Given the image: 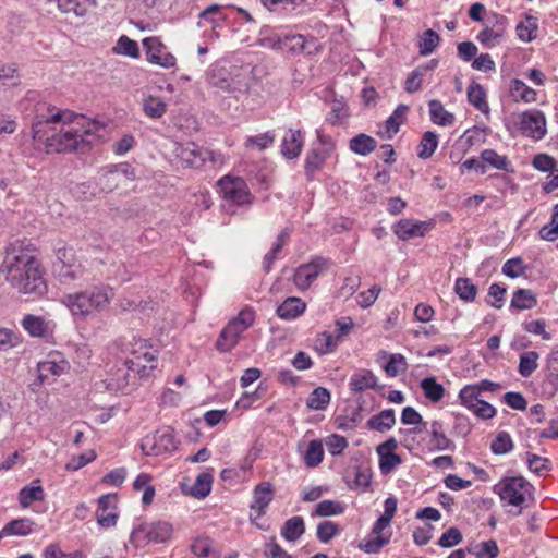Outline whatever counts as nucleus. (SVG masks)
<instances>
[{"instance_id": "1", "label": "nucleus", "mask_w": 558, "mask_h": 558, "mask_svg": "<svg viewBox=\"0 0 558 558\" xmlns=\"http://www.w3.org/2000/svg\"><path fill=\"white\" fill-rule=\"evenodd\" d=\"M36 109V122L33 123V140H84L87 136L102 137L106 123L99 119L87 118L70 109L47 106V113Z\"/></svg>"}, {"instance_id": "2", "label": "nucleus", "mask_w": 558, "mask_h": 558, "mask_svg": "<svg viewBox=\"0 0 558 558\" xmlns=\"http://www.w3.org/2000/svg\"><path fill=\"white\" fill-rule=\"evenodd\" d=\"M5 281L19 293L39 299L48 292L40 262L22 245H11L0 266Z\"/></svg>"}, {"instance_id": "3", "label": "nucleus", "mask_w": 558, "mask_h": 558, "mask_svg": "<svg viewBox=\"0 0 558 558\" xmlns=\"http://www.w3.org/2000/svg\"><path fill=\"white\" fill-rule=\"evenodd\" d=\"M113 298V289L101 283L82 291L65 293L60 303L68 308L74 322H86L108 310Z\"/></svg>"}, {"instance_id": "4", "label": "nucleus", "mask_w": 558, "mask_h": 558, "mask_svg": "<svg viewBox=\"0 0 558 558\" xmlns=\"http://www.w3.org/2000/svg\"><path fill=\"white\" fill-rule=\"evenodd\" d=\"M171 151L175 158L187 167L199 168L206 161L213 166H221L225 162V157L220 153L209 150L197 142H170Z\"/></svg>"}, {"instance_id": "5", "label": "nucleus", "mask_w": 558, "mask_h": 558, "mask_svg": "<svg viewBox=\"0 0 558 558\" xmlns=\"http://www.w3.org/2000/svg\"><path fill=\"white\" fill-rule=\"evenodd\" d=\"M494 490L499 495L501 501L517 509L515 511L510 510L513 515L522 513L523 505L533 494L532 485L522 476L504 478L494 486Z\"/></svg>"}, {"instance_id": "6", "label": "nucleus", "mask_w": 558, "mask_h": 558, "mask_svg": "<svg viewBox=\"0 0 558 558\" xmlns=\"http://www.w3.org/2000/svg\"><path fill=\"white\" fill-rule=\"evenodd\" d=\"M255 313L251 308L242 310L236 317L231 319L228 325L221 330L217 339V349L222 352H228L233 349L240 336L253 325Z\"/></svg>"}, {"instance_id": "7", "label": "nucleus", "mask_w": 558, "mask_h": 558, "mask_svg": "<svg viewBox=\"0 0 558 558\" xmlns=\"http://www.w3.org/2000/svg\"><path fill=\"white\" fill-rule=\"evenodd\" d=\"M172 533V524L167 521L146 522L133 529L130 543L135 547H144L149 543H165L171 538Z\"/></svg>"}, {"instance_id": "8", "label": "nucleus", "mask_w": 558, "mask_h": 558, "mask_svg": "<svg viewBox=\"0 0 558 558\" xmlns=\"http://www.w3.org/2000/svg\"><path fill=\"white\" fill-rule=\"evenodd\" d=\"M218 186L228 209L252 204L253 195L242 178L225 175L218 181Z\"/></svg>"}, {"instance_id": "9", "label": "nucleus", "mask_w": 558, "mask_h": 558, "mask_svg": "<svg viewBox=\"0 0 558 558\" xmlns=\"http://www.w3.org/2000/svg\"><path fill=\"white\" fill-rule=\"evenodd\" d=\"M508 20L501 14H493L484 24L483 29L477 34L476 39L487 49L499 46L505 41L507 35Z\"/></svg>"}, {"instance_id": "10", "label": "nucleus", "mask_w": 558, "mask_h": 558, "mask_svg": "<svg viewBox=\"0 0 558 558\" xmlns=\"http://www.w3.org/2000/svg\"><path fill=\"white\" fill-rule=\"evenodd\" d=\"M330 265L331 262L322 256H316L311 262L300 265L293 275V282L298 290H307Z\"/></svg>"}, {"instance_id": "11", "label": "nucleus", "mask_w": 558, "mask_h": 558, "mask_svg": "<svg viewBox=\"0 0 558 558\" xmlns=\"http://www.w3.org/2000/svg\"><path fill=\"white\" fill-rule=\"evenodd\" d=\"M24 154L43 158L45 154L73 153L80 148V144L89 147L90 142H23Z\"/></svg>"}, {"instance_id": "12", "label": "nucleus", "mask_w": 558, "mask_h": 558, "mask_svg": "<svg viewBox=\"0 0 558 558\" xmlns=\"http://www.w3.org/2000/svg\"><path fill=\"white\" fill-rule=\"evenodd\" d=\"M142 43L148 62L165 69H171L175 65V57L168 51L166 45L158 37H147Z\"/></svg>"}, {"instance_id": "13", "label": "nucleus", "mask_w": 558, "mask_h": 558, "mask_svg": "<svg viewBox=\"0 0 558 558\" xmlns=\"http://www.w3.org/2000/svg\"><path fill=\"white\" fill-rule=\"evenodd\" d=\"M177 449V442L171 432H157L147 436L142 442V450L146 456H160Z\"/></svg>"}, {"instance_id": "14", "label": "nucleus", "mask_w": 558, "mask_h": 558, "mask_svg": "<svg viewBox=\"0 0 558 558\" xmlns=\"http://www.w3.org/2000/svg\"><path fill=\"white\" fill-rule=\"evenodd\" d=\"M435 223L433 220L421 221L414 219H401L392 227L393 233L402 241L422 238L427 234Z\"/></svg>"}, {"instance_id": "15", "label": "nucleus", "mask_w": 558, "mask_h": 558, "mask_svg": "<svg viewBox=\"0 0 558 558\" xmlns=\"http://www.w3.org/2000/svg\"><path fill=\"white\" fill-rule=\"evenodd\" d=\"M117 502V494H106L98 498L96 520L101 527L110 529L116 526L119 517Z\"/></svg>"}, {"instance_id": "16", "label": "nucleus", "mask_w": 558, "mask_h": 558, "mask_svg": "<svg viewBox=\"0 0 558 558\" xmlns=\"http://www.w3.org/2000/svg\"><path fill=\"white\" fill-rule=\"evenodd\" d=\"M69 368L70 364L62 354L50 353L47 360L38 363V377L43 383L54 380L56 377L66 373Z\"/></svg>"}, {"instance_id": "17", "label": "nucleus", "mask_w": 558, "mask_h": 558, "mask_svg": "<svg viewBox=\"0 0 558 558\" xmlns=\"http://www.w3.org/2000/svg\"><path fill=\"white\" fill-rule=\"evenodd\" d=\"M522 134L534 140H541L546 134V119L542 111L532 110L522 114L520 121Z\"/></svg>"}, {"instance_id": "18", "label": "nucleus", "mask_w": 558, "mask_h": 558, "mask_svg": "<svg viewBox=\"0 0 558 558\" xmlns=\"http://www.w3.org/2000/svg\"><path fill=\"white\" fill-rule=\"evenodd\" d=\"M398 448V441L396 438L390 437L383 444H380L376 451L379 457V469L384 475L391 473L399 464H401V457L395 453Z\"/></svg>"}, {"instance_id": "19", "label": "nucleus", "mask_w": 558, "mask_h": 558, "mask_svg": "<svg viewBox=\"0 0 558 558\" xmlns=\"http://www.w3.org/2000/svg\"><path fill=\"white\" fill-rule=\"evenodd\" d=\"M274 497L275 487L270 482H260L254 487L250 509L256 513V518H260L265 514Z\"/></svg>"}, {"instance_id": "20", "label": "nucleus", "mask_w": 558, "mask_h": 558, "mask_svg": "<svg viewBox=\"0 0 558 558\" xmlns=\"http://www.w3.org/2000/svg\"><path fill=\"white\" fill-rule=\"evenodd\" d=\"M21 325L23 329L34 338H48L52 335L54 324L45 319L41 316H36L33 314H26Z\"/></svg>"}, {"instance_id": "21", "label": "nucleus", "mask_w": 558, "mask_h": 558, "mask_svg": "<svg viewBox=\"0 0 558 558\" xmlns=\"http://www.w3.org/2000/svg\"><path fill=\"white\" fill-rule=\"evenodd\" d=\"M349 386L351 391L361 392L365 389L380 391L384 385L378 384L377 376L369 369H361L350 377Z\"/></svg>"}, {"instance_id": "22", "label": "nucleus", "mask_w": 558, "mask_h": 558, "mask_svg": "<svg viewBox=\"0 0 558 558\" xmlns=\"http://www.w3.org/2000/svg\"><path fill=\"white\" fill-rule=\"evenodd\" d=\"M378 356L380 360H386V363L381 365L388 377H397L405 374L408 371L407 359L400 353H389L385 350L379 351Z\"/></svg>"}, {"instance_id": "23", "label": "nucleus", "mask_w": 558, "mask_h": 558, "mask_svg": "<svg viewBox=\"0 0 558 558\" xmlns=\"http://www.w3.org/2000/svg\"><path fill=\"white\" fill-rule=\"evenodd\" d=\"M53 272L61 283L70 284L81 279L84 276L85 270L76 259L73 263L64 265H53Z\"/></svg>"}, {"instance_id": "24", "label": "nucleus", "mask_w": 558, "mask_h": 558, "mask_svg": "<svg viewBox=\"0 0 558 558\" xmlns=\"http://www.w3.org/2000/svg\"><path fill=\"white\" fill-rule=\"evenodd\" d=\"M46 497L41 481L36 478L29 485L19 492V502L23 509L28 508L35 501H43Z\"/></svg>"}, {"instance_id": "25", "label": "nucleus", "mask_w": 558, "mask_h": 558, "mask_svg": "<svg viewBox=\"0 0 558 558\" xmlns=\"http://www.w3.org/2000/svg\"><path fill=\"white\" fill-rule=\"evenodd\" d=\"M136 385V375L129 369V365L125 363L117 368V371L112 374V378L108 383V386L111 389L126 392L129 386Z\"/></svg>"}, {"instance_id": "26", "label": "nucleus", "mask_w": 558, "mask_h": 558, "mask_svg": "<svg viewBox=\"0 0 558 558\" xmlns=\"http://www.w3.org/2000/svg\"><path fill=\"white\" fill-rule=\"evenodd\" d=\"M57 4L58 9L65 14L85 16L88 10L95 5L96 0H49Z\"/></svg>"}, {"instance_id": "27", "label": "nucleus", "mask_w": 558, "mask_h": 558, "mask_svg": "<svg viewBox=\"0 0 558 558\" xmlns=\"http://www.w3.org/2000/svg\"><path fill=\"white\" fill-rule=\"evenodd\" d=\"M518 38L523 43H531L537 37L538 19L526 14L515 26Z\"/></svg>"}, {"instance_id": "28", "label": "nucleus", "mask_w": 558, "mask_h": 558, "mask_svg": "<svg viewBox=\"0 0 558 558\" xmlns=\"http://www.w3.org/2000/svg\"><path fill=\"white\" fill-rule=\"evenodd\" d=\"M396 424V415L392 409H386L368 418L366 426L372 430L384 433Z\"/></svg>"}, {"instance_id": "29", "label": "nucleus", "mask_w": 558, "mask_h": 558, "mask_svg": "<svg viewBox=\"0 0 558 558\" xmlns=\"http://www.w3.org/2000/svg\"><path fill=\"white\" fill-rule=\"evenodd\" d=\"M306 304L300 298H288L277 308V315L282 319H294L305 311Z\"/></svg>"}, {"instance_id": "30", "label": "nucleus", "mask_w": 558, "mask_h": 558, "mask_svg": "<svg viewBox=\"0 0 558 558\" xmlns=\"http://www.w3.org/2000/svg\"><path fill=\"white\" fill-rule=\"evenodd\" d=\"M305 532V523L302 517L295 515L288 519L281 526L280 534L288 542L298 541Z\"/></svg>"}, {"instance_id": "31", "label": "nucleus", "mask_w": 558, "mask_h": 558, "mask_svg": "<svg viewBox=\"0 0 558 558\" xmlns=\"http://www.w3.org/2000/svg\"><path fill=\"white\" fill-rule=\"evenodd\" d=\"M408 110V106L399 105L393 113L386 120L385 130L379 131V134L387 137L395 136L398 133L400 125L405 121Z\"/></svg>"}, {"instance_id": "32", "label": "nucleus", "mask_w": 558, "mask_h": 558, "mask_svg": "<svg viewBox=\"0 0 558 558\" xmlns=\"http://www.w3.org/2000/svg\"><path fill=\"white\" fill-rule=\"evenodd\" d=\"M120 175H123L128 180H133L135 178L134 170L129 163L113 166L104 174V179H106L105 189H108L109 191L113 190L118 185L117 179Z\"/></svg>"}, {"instance_id": "33", "label": "nucleus", "mask_w": 558, "mask_h": 558, "mask_svg": "<svg viewBox=\"0 0 558 558\" xmlns=\"http://www.w3.org/2000/svg\"><path fill=\"white\" fill-rule=\"evenodd\" d=\"M537 305L536 294L530 289H518L510 303L511 308L519 311L531 310Z\"/></svg>"}, {"instance_id": "34", "label": "nucleus", "mask_w": 558, "mask_h": 558, "mask_svg": "<svg viewBox=\"0 0 558 558\" xmlns=\"http://www.w3.org/2000/svg\"><path fill=\"white\" fill-rule=\"evenodd\" d=\"M510 94L515 101L534 102L536 92L529 87L523 81L514 78L510 83Z\"/></svg>"}, {"instance_id": "35", "label": "nucleus", "mask_w": 558, "mask_h": 558, "mask_svg": "<svg viewBox=\"0 0 558 558\" xmlns=\"http://www.w3.org/2000/svg\"><path fill=\"white\" fill-rule=\"evenodd\" d=\"M430 119L439 125H450L453 123L454 117L448 112L439 100H430L428 102Z\"/></svg>"}, {"instance_id": "36", "label": "nucleus", "mask_w": 558, "mask_h": 558, "mask_svg": "<svg viewBox=\"0 0 558 558\" xmlns=\"http://www.w3.org/2000/svg\"><path fill=\"white\" fill-rule=\"evenodd\" d=\"M390 536L377 535L371 532L360 544L359 548L366 554H376L390 542Z\"/></svg>"}, {"instance_id": "37", "label": "nucleus", "mask_w": 558, "mask_h": 558, "mask_svg": "<svg viewBox=\"0 0 558 558\" xmlns=\"http://www.w3.org/2000/svg\"><path fill=\"white\" fill-rule=\"evenodd\" d=\"M344 512V507L341 502L336 500H322L319 501L313 512L311 513L312 518L315 517H331L342 514Z\"/></svg>"}, {"instance_id": "38", "label": "nucleus", "mask_w": 558, "mask_h": 558, "mask_svg": "<svg viewBox=\"0 0 558 558\" xmlns=\"http://www.w3.org/2000/svg\"><path fill=\"white\" fill-rule=\"evenodd\" d=\"M34 521L27 518L16 519L10 521L3 526V533L9 535L26 536L33 532Z\"/></svg>"}, {"instance_id": "39", "label": "nucleus", "mask_w": 558, "mask_h": 558, "mask_svg": "<svg viewBox=\"0 0 558 558\" xmlns=\"http://www.w3.org/2000/svg\"><path fill=\"white\" fill-rule=\"evenodd\" d=\"M125 365H129V369L138 376L140 378H146L157 367V359L153 361H144V359H130L125 361Z\"/></svg>"}, {"instance_id": "40", "label": "nucleus", "mask_w": 558, "mask_h": 558, "mask_svg": "<svg viewBox=\"0 0 558 558\" xmlns=\"http://www.w3.org/2000/svg\"><path fill=\"white\" fill-rule=\"evenodd\" d=\"M274 47L292 52L303 51L305 49V38L302 35H287L282 38H278Z\"/></svg>"}, {"instance_id": "41", "label": "nucleus", "mask_w": 558, "mask_h": 558, "mask_svg": "<svg viewBox=\"0 0 558 558\" xmlns=\"http://www.w3.org/2000/svg\"><path fill=\"white\" fill-rule=\"evenodd\" d=\"M116 54H122L130 58L137 59L140 57L138 45L135 40L131 39L126 35H122L116 46L112 48Z\"/></svg>"}, {"instance_id": "42", "label": "nucleus", "mask_w": 558, "mask_h": 558, "mask_svg": "<svg viewBox=\"0 0 558 558\" xmlns=\"http://www.w3.org/2000/svg\"><path fill=\"white\" fill-rule=\"evenodd\" d=\"M421 388L425 397L433 402H439L444 398L445 388L434 377L424 378L421 381Z\"/></svg>"}, {"instance_id": "43", "label": "nucleus", "mask_w": 558, "mask_h": 558, "mask_svg": "<svg viewBox=\"0 0 558 558\" xmlns=\"http://www.w3.org/2000/svg\"><path fill=\"white\" fill-rule=\"evenodd\" d=\"M143 110L146 116L158 119L166 113L167 104L160 97L148 96L143 101Z\"/></svg>"}, {"instance_id": "44", "label": "nucleus", "mask_w": 558, "mask_h": 558, "mask_svg": "<svg viewBox=\"0 0 558 558\" xmlns=\"http://www.w3.org/2000/svg\"><path fill=\"white\" fill-rule=\"evenodd\" d=\"M481 159L483 163L489 165L495 169L505 170L507 172H512L513 170L510 168V162L506 156L498 155L495 150L486 149L482 153Z\"/></svg>"}, {"instance_id": "45", "label": "nucleus", "mask_w": 558, "mask_h": 558, "mask_svg": "<svg viewBox=\"0 0 558 558\" xmlns=\"http://www.w3.org/2000/svg\"><path fill=\"white\" fill-rule=\"evenodd\" d=\"M330 402V392L324 387L315 388L306 400L312 410H324Z\"/></svg>"}, {"instance_id": "46", "label": "nucleus", "mask_w": 558, "mask_h": 558, "mask_svg": "<svg viewBox=\"0 0 558 558\" xmlns=\"http://www.w3.org/2000/svg\"><path fill=\"white\" fill-rule=\"evenodd\" d=\"M454 291L465 302H472L477 294L476 286L469 278H458L454 282Z\"/></svg>"}, {"instance_id": "47", "label": "nucleus", "mask_w": 558, "mask_h": 558, "mask_svg": "<svg viewBox=\"0 0 558 558\" xmlns=\"http://www.w3.org/2000/svg\"><path fill=\"white\" fill-rule=\"evenodd\" d=\"M213 475L206 472L198 474L191 489L193 497L203 499L207 497L211 490Z\"/></svg>"}, {"instance_id": "48", "label": "nucleus", "mask_w": 558, "mask_h": 558, "mask_svg": "<svg viewBox=\"0 0 558 558\" xmlns=\"http://www.w3.org/2000/svg\"><path fill=\"white\" fill-rule=\"evenodd\" d=\"M324 458L323 444L318 439L310 441L306 452L304 454L305 464L308 468H315L322 463Z\"/></svg>"}, {"instance_id": "49", "label": "nucleus", "mask_w": 558, "mask_h": 558, "mask_svg": "<svg viewBox=\"0 0 558 558\" xmlns=\"http://www.w3.org/2000/svg\"><path fill=\"white\" fill-rule=\"evenodd\" d=\"M539 355L536 351H529L520 355L518 372L522 377H530L537 368Z\"/></svg>"}, {"instance_id": "50", "label": "nucleus", "mask_w": 558, "mask_h": 558, "mask_svg": "<svg viewBox=\"0 0 558 558\" xmlns=\"http://www.w3.org/2000/svg\"><path fill=\"white\" fill-rule=\"evenodd\" d=\"M484 88L477 84L472 83L468 86V99L478 110L485 111L488 109L487 101L485 99Z\"/></svg>"}, {"instance_id": "51", "label": "nucleus", "mask_w": 558, "mask_h": 558, "mask_svg": "<svg viewBox=\"0 0 558 558\" xmlns=\"http://www.w3.org/2000/svg\"><path fill=\"white\" fill-rule=\"evenodd\" d=\"M349 117L348 107L341 100H333L330 104V111L328 112L326 120L330 124H342Z\"/></svg>"}, {"instance_id": "52", "label": "nucleus", "mask_w": 558, "mask_h": 558, "mask_svg": "<svg viewBox=\"0 0 558 558\" xmlns=\"http://www.w3.org/2000/svg\"><path fill=\"white\" fill-rule=\"evenodd\" d=\"M477 386L466 385L460 390L459 399L462 405L472 411L482 401Z\"/></svg>"}, {"instance_id": "53", "label": "nucleus", "mask_w": 558, "mask_h": 558, "mask_svg": "<svg viewBox=\"0 0 558 558\" xmlns=\"http://www.w3.org/2000/svg\"><path fill=\"white\" fill-rule=\"evenodd\" d=\"M131 345V359H144V361H153V359H156L155 351L151 349V347L147 343L146 340L141 338H134V342Z\"/></svg>"}, {"instance_id": "54", "label": "nucleus", "mask_w": 558, "mask_h": 558, "mask_svg": "<svg viewBox=\"0 0 558 558\" xmlns=\"http://www.w3.org/2000/svg\"><path fill=\"white\" fill-rule=\"evenodd\" d=\"M191 550L197 557L219 558V556L213 550L211 539L208 537L196 538L191 545Z\"/></svg>"}, {"instance_id": "55", "label": "nucleus", "mask_w": 558, "mask_h": 558, "mask_svg": "<svg viewBox=\"0 0 558 558\" xmlns=\"http://www.w3.org/2000/svg\"><path fill=\"white\" fill-rule=\"evenodd\" d=\"M440 37L439 35L433 31L427 29L423 33V36L418 43L420 53L422 56L430 54L435 48L439 45Z\"/></svg>"}, {"instance_id": "56", "label": "nucleus", "mask_w": 558, "mask_h": 558, "mask_svg": "<svg viewBox=\"0 0 558 558\" xmlns=\"http://www.w3.org/2000/svg\"><path fill=\"white\" fill-rule=\"evenodd\" d=\"M513 448V441L509 433L499 432L490 445L495 454H506Z\"/></svg>"}, {"instance_id": "57", "label": "nucleus", "mask_w": 558, "mask_h": 558, "mask_svg": "<svg viewBox=\"0 0 558 558\" xmlns=\"http://www.w3.org/2000/svg\"><path fill=\"white\" fill-rule=\"evenodd\" d=\"M338 533V525L331 521H323L317 525L316 536L324 544L329 543Z\"/></svg>"}, {"instance_id": "58", "label": "nucleus", "mask_w": 558, "mask_h": 558, "mask_svg": "<svg viewBox=\"0 0 558 558\" xmlns=\"http://www.w3.org/2000/svg\"><path fill=\"white\" fill-rule=\"evenodd\" d=\"M337 347V339L327 332L319 335L315 340V349L320 354L333 352Z\"/></svg>"}, {"instance_id": "59", "label": "nucleus", "mask_w": 558, "mask_h": 558, "mask_svg": "<svg viewBox=\"0 0 558 558\" xmlns=\"http://www.w3.org/2000/svg\"><path fill=\"white\" fill-rule=\"evenodd\" d=\"M348 445L345 437L338 434H332L326 439V447L331 456H339Z\"/></svg>"}, {"instance_id": "60", "label": "nucleus", "mask_w": 558, "mask_h": 558, "mask_svg": "<svg viewBox=\"0 0 558 558\" xmlns=\"http://www.w3.org/2000/svg\"><path fill=\"white\" fill-rule=\"evenodd\" d=\"M463 537L461 532L457 527H450L438 539V545L442 548H450L459 545Z\"/></svg>"}, {"instance_id": "61", "label": "nucleus", "mask_w": 558, "mask_h": 558, "mask_svg": "<svg viewBox=\"0 0 558 558\" xmlns=\"http://www.w3.org/2000/svg\"><path fill=\"white\" fill-rule=\"evenodd\" d=\"M499 548L494 539L482 542L476 546L474 555L476 558H496L498 556Z\"/></svg>"}, {"instance_id": "62", "label": "nucleus", "mask_w": 558, "mask_h": 558, "mask_svg": "<svg viewBox=\"0 0 558 558\" xmlns=\"http://www.w3.org/2000/svg\"><path fill=\"white\" fill-rule=\"evenodd\" d=\"M526 332L541 336L543 340H550L551 335L546 331V322L544 319H536L523 324Z\"/></svg>"}, {"instance_id": "63", "label": "nucleus", "mask_w": 558, "mask_h": 558, "mask_svg": "<svg viewBox=\"0 0 558 558\" xmlns=\"http://www.w3.org/2000/svg\"><path fill=\"white\" fill-rule=\"evenodd\" d=\"M525 267L520 257H514L507 260L502 266V274L510 278H518L523 275Z\"/></svg>"}, {"instance_id": "64", "label": "nucleus", "mask_w": 558, "mask_h": 558, "mask_svg": "<svg viewBox=\"0 0 558 558\" xmlns=\"http://www.w3.org/2000/svg\"><path fill=\"white\" fill-rule=\"evenodd\" d=\"M44 558H84V555L78 550L66 554L61 550L58 544H50L44 551Z\"/></svg>"}]
</instances>
